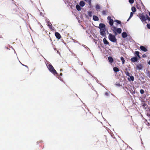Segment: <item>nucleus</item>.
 <instances>
[{"instance_id":"obj_24","label":"nucleus","mask_w":150,"mask_h":150,"mask_svg":"<svg viewBox=\"0 0 150 150\" xmlns=\"http://www.w3.org/2000/svg\"><path fill=\"white\" fill-rule=\"evenodd\" d=\"M120 59L122 62V64H124L125 62V60L123 57H121Z\"/></svg>"},{"instance_id":"obj_22","label":"nucleus","mask_w":150,"mask_h":150,"mask_svg":"<svg viewBox=\"0 0 150 150\" xmlns=\"http://www.w3.org/2000/svg\"><path fill=\"white\" fill-rule=\"evenodd\" d=\"M114 71L116 72H117L119 71V69L116 67H115L113 68Z\"/></svg>"},{"instance_id":"obj_29","label":"nucleus","mask_w":150,"mask_h":150,"mask_svg":"<svg viewBox=\"0 0 150 150\" xmlns=\"http://www.w3.org/2000/svg\"><path fill=\"white\" fill-rule=\"evenodd\" d=\"M125 73L126 74V75H127V76H128L129 77V76H130V73L128 72H125Z\"/></svg>"},{"instance_id":"obj_18","label":"nucleus","mask_w":150,"mask_h":150,"mask_svg":"<svg viewBox=\"0 0 150 150\" xmlns=\"http://www.w3.org/2000/svg\"><path fill=\"white\" fill-rule=\"evenodd\" d=\"M103 42L105 45H108L109 44V42L105 38H104L103 39Z\"/></svg>"},{"instance_id":"obj_21","label":"nucleus","mask_w":150,"mask_h":150,"mask_svg":"<svg viewBox=\"0 0 150 150\" xmlns=\"http://www.w3.org/2000/svg\"><path fill=\"white\" fill-rule=\"evenodd\" d=\"M132 11L133 12H135L136 11V9L135 7L133 6L132 8Z\"/></svg>"},{"instance_id":"obj_5","label":"nucleus","mask_w":150,"mask_h":150,"mask_svg":"<svg viewBox=\"0 0 150 150\" xmlns=\"http://www.w3.org/2000/svg\"><path fill=\"white\" fill-rule=\"evenodd\" d=\"M143 67V65L141 64H139L137 65L136 69L138 70H140L142 69Z\"/></svg>"},{"instance_id":"obj_32","label":"nucleus","mask_w":150,"mask_h":150,"mask_svg":"<svg viewBox=\"0 0 150 150\" xmlns=\"http://www.w3.org/2000/svg\"><path fill=\"white\" fill-rule=\"evenodd\" d=\"M144 91L143 90L141 89L140 90V93H141L143 94V93H144Z\"/></svg>"},{"instance_id":"obj_38","label":"nucleus","mask_w":150,"mask_h":150,"mask_svg":"<svg viewBox=\"0 0 150 150\" xmlns=\"http://www.w3.org/2000/svg\"><path fill=\"white\" fill-rule=\"evenodd\" d=\"M148 63L150 65V60L149 62Z\"/></svg>"},{"instance_id":"obj_40","label":"nucleus","mask_w":150,"mask_h":150,"mask_svg":"<svg viewBox=\"0 0 150 150\" xmlns=\"http://www.w3.org/2000/svg\"><path fill=\"white\" fill-rule=\"evenodd\" d=\"M63 71V70L62 69H60V71Z\"/></svg>"},{"instance_id":"obj_41","label":"nucleus","mask_w":150,"mask_h":150,"mask_svg":"<svg viewBox=\"0 0 150 150\" xmlns=\"http://www.w3.org/2000/svg\"><path fill=\"white\" fill-rule=\"evenodd\" d=\"M94 41L96 43L97 41H96V40H94Z\"/></svg>"},{"instance_id":"obj_12","label":"nucleus","mask_w":150,"mask_h":150,"mask_svg":"<svg viewBox=\"0 0 150 150\" xmlns=\"http://www.w3.org/2000/svg\"><path fill=\"white\" fill-rule=\"evenodd\" d=\"M85 3L83 1H81L79 3V5L80 6L82 7L84 6H85Z\"/></svg>"},{"instance_id":"obj_6","label":"nucleus","mask_w":150,"mask_h":150,"mask_svg":"<svg viewBox=\"0 0 150 150\" xmlns=\"http://www.w3.org/2000/svg\"><path fill=\"white\" fill-rule=\"evenodd\" d=\"M105 29H100V35L102 36H104L105 34Z\"/></svg>"},{"instance_id":"obj_9","label":"nucleus","mask_w":150,"mask_h":150,"mask_svg":"<svg viewBox=\"0 0 150 150\" xmlns=\"http://www.w3.org/2000/svg\"><path fill=\"white\" fill-rule=\"evenodd\" d=\"M140 48V49L143 51H144V52H146L147 51V50L146 48H145L143 46H141Z\"/></svg>"},{"instance_id":"obj_8","label":"nucleus","mask_w":150,"mask_h":150,"mask_svg":"<svg viewBox=\"0 0 150 150\" xmlns=\"http://www.w3.org/2000/svg\"><path fill=\"white\" fill-rule=\"evenodd\" d=\"M120 148L121 150H126L127 148V146L123 144L121 146Z\"/></svg>"},{"instance_id":"obj_37","label":"nucleus","mask_w":150,"mask_h":150,"mask_svg":"<svg viewBox=\"0 0 150 150\" xmlns=\"http://www.w3.org/2000/svg\"><path fill=\"white\" fill-rule=\"evenodd\" d=\"M142 57H146V56L145 54H144L142 55Z\"/></svg>"},{"instance_id":"obj_28","label":"nucleus","mask_w":150,"mask_h":150,"mask_svg":"<svg viewBox=\"0 0 150 150\" xmlns=\"http://www.w3.org/2000/svg\"><path fill=\"white\" fill-rule=\"evenodd\" d=\"M133 13L132 12H131L130 13V16L129 18V19H130L133 16Z\"/></svg>"},{"instance_id":"obj_17","label":"nucleus","mask_w":150,"mask_h":150,"mask_svg":"<svg viewBox=\"0 0 150 150\" xmlns=\"http://www.w3.org/2000/svg\"><path fill=\"white\" fill-rule=\"evenodd\" d=\"M93 19L95 21H98L99 20L98 17L96 16H93Z\"/></svg>"},{"instance_id":"obj_36","label":"nucleus","mask_w":150,"mask_h":150,"mask_svg":"<svg viewBox=\"0 0 150 150\" xmlns=\"http://www.w3.org/2000/svg\"><path fill=\"white\" fill-rule=\"evenodd\" d=\"M116 22H117V23H119V24H120V23H121L120 21H118L117 20H116Z\"/></svg>"},{"instance_id":"obj_30","label":"nucleus","mask_w":150,"mask_h":150,"mask_svg":"<svg viewBox=\"0 0 150 150\" xmlns=\"http://www.w3.org/2000/svg\"><path fill=\"white\" fill-rule=\"evenodd\" d=\"M129 2L130 4H133L134 3V0H129Z\"/></svg>"},{"instance_id":"obj_2","label":"nucleus","mask_w":150,"mask_h":150,"mask_svg":"<svg viewBox=\"0 0 150 150\" xmlns=\"http://www.w3.org/2000/svg\"><path fill=\"white\" fill-rule=\"evenodd\" d=\"M108 38L109 40L111 42H115L117 40L115 36L114 35L109 33Z\"/></svg>"},{"instance_id":"obj_35","label":"nucleus","mask_w":150,"mask_h":150,"mask_svg":"<svg viewBox=\"0 0 150 150\" xmlns=\"http://www.w3.org/2000/svg\"><path fill=\"white\" fill-rule=\"evenodd\" d=\"M147 16V19L149 21H150V18H149V17L147 15H146Z\"/></svg>"},{"instance_id":"obj_3","label":"nucleus","mask_w":150,"mask_h":150,"mask_svg":"<svg viewBox=\"0 0 150 150\" xmlns=\"http://www.w3.org/2000/svg\"><path fill=\"white\" fill-rule=\"evenodd\" d=\"M140 18L141 20L142 21H145L147 20V16H146V17L144 15L142 14L140 15Z\"/></svg>"},{"instance_id":"obj_23","label":"nucleus","mask_w":150,"mask_h":150,"mask_svg":"<svg viewBox=\"0 0 150 150\" xmlns=\"http://www.w3.org/2000/svg\"><path fill=\"white\" fill-rule=\"evenodd\" d=\"M88 14L89 16L91 17L92 16V13L91 11H88Z\"/></svg>"},{"instance_id":"obj_33","label":"nucleus","mask_w":150,"mask_h":150,"mask_svg":"<svg viewBox=\"0 0 150 150\" xmlns=\"http://www.w3.org/2000/svg\"><path fill=\"white\" fill-rule=\"evenodd\" d=\"M147 27L149 29H150V24H148L147 25Z\"/></svg>"},{"instance_id":"obj_39","label":"nucleus","mask_w":150,"mask_h":150,"mask_svg":"<svg viewBox=\"0 0 150 150\" xmlns=\"http://www.w3.org/2000/svg\"><path fill=\"white\" fill-rule=\"evenodd\" d=\"M60 75L61 76H62V73H60Z\"/></svg>"},{"instance_id":"obj_27","label":"nucleus","mask_w":150,"mask_h":150,"mask_svg":"<svg viewBox=\"0 0 150 150\" xmlns=\"http://www.w3.org/2000/svg\"><path fill=\"white\" fill-rule=\"evenodd\" d=\"M135 54L139 57L140 58L139 55V52H138V51L136 52Z\"/></svg>"},{"instance_id":"obj_15","label":"nucleus","mask_w":150,"mask_h":150,"mask_svg":"<svg viewBox=\"0 0 150 150\" xmlns=\"http://www.w3.org/2000/svg\"><path fill=\"white\" fill-rule=\"evenodd\" d=\"M108 59L109 61V62L111 63H112L113 61V59L111 57H108Z\"/></svg>"},{"instance_id":"obj_34","label":"nucleus","mask_w":150,"mask_h":150,"mask_svg":"<svg viewBox=\"0 0 150 150\" xmlns=\"http://www.w3.org/2000/svg\"><path fill=\"white\" fill-rule=\"evenodd\" d=\"M106 13V11H103L102 12V13L104 15Z\"/></svg>"},{"instance_id":"obj_25","label":"nucleus","mask_w":150,"mask_h":150,"mask_svg":"<svg viewBox=\"0 0 150 150\" xmlns=\"http://www.w3.org/2000/svg\"><path fill=\"white\" fill-rule=\"evenodd\" d=\"M86 2H88L89 5H91V0H85Z\"/></svg>"},{"instance_id":"obj_14","label":"nucleus","mask_w":150,"mask_h":150,"mask_svg":"<svg viewBox=\"0 0 150 150\" xmlns=\"http://www.w3.org/2000/svg\"><path fill=\"white\" fill-rule=\"evenodd\" d=\"M122 37L124 38H126L127 36V34L125 32H123L122 34Z\"/></svg>"},{"instance_id":"obj_11","label":"nucleus","mask_w":150,"mask_h":150,"mask_svg":"<svg viewBox=\"0 0 150 150\" xmlns=\"http://www.w3.org/2000/svg\"><path fill=\"white\" fill-rule=\"evenodd\" d=\"M127 79L129 81H133L134 80V77L132 76H129V77Z\"/></svg>"},{"instance_id":"obj_26","label":"nucleus","mask_w":150,"mask_h":150,"mask_svg":"<svg viewBox=\"0 0 150 150\" xmlns=\"http://www.w3.org/2000/svg\"><path fill=\"white\" fill-rule=\"evenodd\" d=\"M112 30L114 32H115L116 29H117V28H116V27H115V26H112Z\"/></svg>"},{"instance_id":"obj_19","label":"nucleus","mask_w":150,"mask_h":150,"mask_svg":"<svg viewBox=\"0 0 150 150\" xmlns=\"http://www.w3.org/2000/svg\"><path fill=\"white\" fill-rule=\"evenodd\" d=\"M115 31H116L119 33H121L122 30L121 28H117Z\"/></svg>"},{"instance_id":"obj_16","label":"nucleus","mask_w":150,"mask_h":150,"mask_svg":"<svg viewBox=\"0 0 150 150\" xmlns=\"http://www.w3.org/2000/svg\"><path fill=\"white\" fill-rule=\"evenodd\" d=\"M96 8L97 11H98L100 8V5L98 4H96Z\"/></svg>"},{"instance_id":"obj_13","label":"nucleus","mask_w":150,"mask_h":150,"mask_svg":"<svg viewBox=\"0 0 150 150\" xmlns=\"http://www.w3.org/2000/svg\"><path fill=\"white\" fill-rule=\"evenodd\" d=\"M131 60L132 62H135L137 61V59L136 57H133L131 58Z\"/></svg>"},{"instance_id":"obj_1","label":"nucleus","mask_w":150,"mask_h":150,"mask_svg":"<svg viewBox=\"0 0 150 150\" xmlns=\"http://www.w3.org/2000/svg\"><path fill=\"white\" fill-rule=\"evenodd\" d=\"M47 67L50 71L54 75L57 74V71L54 69L53 66L51 64L47 65Z\"/></svg>"},{"instance_id":"obj_31","label":"nucleus","mask_w":150,"mask_h":150,"mask_svg":"<svg viewBox=\"0 0 150 150\" xmlns=\"http://www.w3.org/2000/svg\"><path fill=\"white\" fill-rule=\"evenodd\" d=\"M48 26L49 27V28L50 29H52V25H51V24H48Z\"/></svg>"},{"instance_id":"obj_10","label":"nucleus","mask_w":150,"mask_h":150,"mask_svg":"<svg viewBox=\"0 0 150 150\" xmlns=\"http://www.w3.org/2000/svg\"><path fill=\"white\" fill-rule=\"evenodd\" d=\"M55 35L57 38L59 39L61 38V35L58 33L56 32L55 33Z\"/></svg>"},{"instance_id":"obj_43","label":"nucleus","mask_w":150,"mask_h":150,"mask_svg":"<svg viewBox=\"0 0 150 150\" xmlns=\"http://www.w3.org/2000/svg\"><path fill=\"white\" fill-rule=\"evenodd\" d=\"M129 18H128V19L127 20V21H129Z\"/></svg>"},{"instance_id":"obj_20","label":"nucleus","mask_w":150,"mask_h":150,"mask_svg":"<svg viewBox=\"0 0 150 150\" xmlns=\"http://www.w3.org/2000/svg\"><path fill=\"white\" fill-rule=\"evenodd\" d=\"M76 8L78 11H80L81 9L80 6L78 5H76Z\"/></svg>"},{"instance_id":"obj_7","label":"nucleus","mask_w":150,"mask_h":150,"mask_svg":"<svg viewBox=\"0 0 150 150\" xmlns=\"http://www.w3.org/2000/svg\"><path fill=\"white\" fill-rule=\"evenodd\" d=\"M99 28L100 29H105V25L103 23H100L99 25Z\"/></svg>"},{"instance_id":"obj_42","label":"nucleus","mask_w":150,"mask_h":150,"mask_svg":"<svg viewBox=\"0 0 150 150\" xmlns=\"http://www.w3.org/2000/svg\"><path fill=\"white\" fill-rule=\"evenodd\" d=\"M149 15L150 16V12H149Z\"/></svg>"},{"instance_id":"obj_4","label":"nucleus","mask_w":150,"mask_h":150,"mask_svg":"<svg viewBox=\"0 0 150 150\" xmlns=\"http://www.w3.org/2000/svg\"><path fill=\"white\" fill-rule=\"evenodd\" d=\"M107 18H108V20L109 21V23L110 25L111 26L112 25L113 23V20L111 19V18L109 16H108V17Z\"/></svg>"}]
</instances>
